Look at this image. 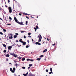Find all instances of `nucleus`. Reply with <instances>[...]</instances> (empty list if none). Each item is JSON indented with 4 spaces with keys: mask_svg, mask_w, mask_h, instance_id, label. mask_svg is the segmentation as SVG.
<instances>
[{
    "mask_svg": "<svg viewBox=\"0 0 76 76\" xmlns=\"http://www.w3.org/2000/svg\"><path fill=\"white\" fill-rule=\"evenodd\" d=\"M31 18H33V17H32V16L31 17Z\"/></svg>",
    "mask_w": 76,
    "mask_h": 76,
    "instance_id": "obj_62",
    "label": "nucleus"
},
{
    "mask_svg": "<svg viewBox=\"0 0 76 76\" xmlns=\"http://www.w3.org/2000/svg\"><path fill=\"white\" fill-rule=\"evenodd\" d=\"M28 72H27L26 74H23V75L24 76H26L28 75Z\"/></svg>",
    "mask_w": 76,
    "mask_h": 76,
    "instance_id": "obj_7",
    "label": "nucleus"
},
{
    "mask_svg": "<svg viewBox=\"0 0 76 76\" xmlns=\"http://www.w3.org/2000/svg\"><path fill=\"white\" fill-rule=\"evenodd\" d=\"M26 25H28V21H26Z\"/></svg>",
    "mask_w": 76,
    "mask_h": 76,
    "instance_id": "obj_20",
    "label": "nucleus"
},
{
    "mask_svg": "<svg viewBox=\"0 0 76 76\" xmlns=\"http://www.w3.org/2000/svg\"><path fill=\"white\" fill-rule=\"evenodd\" d=\"M25 32L24 31H21V33H23V32Z\"/></svg>",
    "mask_w": 76,
    "mask_h": 76,
    "instance_id": "obj_31",
    "label": "nucleus"
},
{
    "mask_svg": "<svg viewBox=\"0 0 76 76\" xmlns=\"http://www.w3.org/2000/svg\"><path fill=\"white\" fill-rule=\"evenodd\" d=\"M47 40L48 41H50V39H48V38H47Z\"/></svg>",
    "mask_w": 76,
    "mask_h": 76,
    "instance_id": "obj_52",
    "label": "nucleus"
},
{
    "mask_svg": "<svg viewBox=\"0 0 76 76\" xmlns=\"http://www.w3.org/2000/svg\"><path fill=\"white\" fill-rule=\"evenodd\" d=\"M9 19H10V20H12V18H11V17L9 16Z\"/></svg>",
    "mask_w": 76,
    "mask_h": 76,
    "instance_id": "obj_19",
    "label": "nucleus"
},
{
    "mask_svg": "<svg viewBox=\"0 0 76 76\" xmlns=\"http://www.w3.org/2000/svg\"><path fill=\"white\" fill-rule=\"evenodd\" d=\"M55 44H56V43H55L54 44L52 45L54 46V45H55Z\"/></svg>",
    "mask_w": 76,
    "mask_h": 76,
    "instance_id": "obj_50",
    "label": "nucleus"
},
{
    "mask_svg": "<svg viewBox=\"0 0 76 76\" xmlns=\"http://www.w3.org/2000/svg\"><path fill=\"white\" fill-rule=\"evenodd\" d=\"M18 37V35H14V38H16Z\"/></svg>",
    "mask_w": 76,
    "mask_h": 76,
    "instance_id": "obj_14",
    "label": "nucleus"
},
{
    "mask_svg": "<svg viewBox=\"0 0 76 76\" xmlns=\"http://www.w3.org/2000/svg\"><path fill=\"white\" fill-rule=\"evenodd\" d=\"M38 37L39 38V42H40V41H41V39H42V37H41L40 34H39V35L38 36Z\"/></svg>",
    "mask_w": 76,
    "mask_h": 76,
    "instance_id": "obj_2",
    "label": "nucleus"
},
{
    "mask_svg": "<svg viewBox=\"0 0 76 76\" xmlns=\"http://www.w3.org/2000/svg\"><path fill=\"white\" fill-rule=\"evenodd\" d=\"M5 7H7V5H5Z\"/></svg>",
    "mask_w": 76,
    "mask_h": 76,
    "instance_id": "obj_57",
    "label": "nucleus"
},
{
    "mask_svg": "<svg viewBox=\"0 0 76 76\" xmlns=\"http://www.w3.org/2000/svg\"><path fill=\"white\" fill-rule=\"evenodd\" d=\"M10 55L12 56H14V55H16L15 53H10Z\"/></svg>",
    "mask_w": 76,
    "mask_h": 76,
    "instance_id": "obj_18",
    "label": "nucleus"
},
{
    "mask_svg": "<svg viewBox=\"0 0 76 76\" xmlns=\"http://www.w3.org/2000/svg\"><path fill=\"white\" fill-rule=\"evenodd\" d=\"M13 70L14 71H15V70H16V69L15 68V67L13 68Z\"/></svg>",
    "mask_w": 76,
    "mask_h": 76,
    "instance_id": "obj_29",
    "label": "nucleus"
},
{
    "mask_svg": "<svg viewBox=\"0 0 76 76\" xmlns=\"http://www.w3.org/2000/svg\"><path fill=\"white\" fill-rule=\"evenodd\" d=\"M36 28H37V29H38L39 28L38 27V26H36Z\"/></svg>",
    "mask_w": 76,
    "mask_h": 76,
    "instance_id": "obj_27",
    "label": "nucleus"
},
{
    "mask_svg": "<svg viewBox=\"0 0 76 76\" xmlns=\"http://www.w3.org/2000/svg\"><path fill=\"white\" fill-rule=\"evenodd\" d=\"M14 19L15 20V21L16 22H17V23H18V24H20V22H19V21H18V20H17V18H16V17H14Z\"/></svg>",
    "mask_w": 76,
    "mask_h": 76,
    "instance_id": "obj_3",
    "label": "nucleus"
},
{
    "mask_svg": "<svg viewBox=\"0 0 76 76\" xmlns=\"http://www.w3.org/2000/svg\"><path fill=\"white\" fill-rule=\"evenodd\" d=\"M5 56L7 57H9L10 56V55H9V54H7Z\"/></svg>",
    "mask_w": 76,
    "mask_h": 76,
    "instance_id": "obj_13",
    "label": "nucleus"
},
{
    "mask_svg": "<svg viewBox=\"0 0 76 76\" xmlns=\"http://www.w3.org/2000/svg\"><path fill=\"white\" fill-rule=\"evenodd\" d=\"M25 60V58H23L22 59V61H24V60Z\"/></svg>",
    "mask_w": 76,
    "mask_h": 76,
    "instance_id": "obj_24",
    "label": "nucleus"
},
{
    "mask_svg": "<svg viewBox=\"0 0 76 76\" xmlns=\"http://www.w3.org/2000/svg\"><path fill=\"white\" fill-rule=\"evenodd\" d=\"M30 61H34V60H33V59H30Z\"/></svg>",
    "mask_w": 76,
    "mask_h": 76,
    "instance_id": "obj_33",
    "label": "nucleus"
},
{
    "mask_svg": "<svg viewBox=\"0 0 76 76\" xmlns=\"http://www.w3.org/2000/svg\"><path fill=\"white\" fill-rule=\"evenodd\" d=\"M51 73H53V72L52 71H51L50 72H49V74L51 75Z\"/></svg>",
    "mask_w": 76,
    "mask_h": 76,
    "instance_id": "obj_26",
    "label": "nucleus"
},
{
    "mask_svg": "<svg viewBox=\"0 0 76 76\" xmlns=\"http://www.w3.org/2000/svg\"><path fill=\"white\" fill-rule=\"evenodd\" d=\"M31 33H28V35H31Z\"/></svg>",
    "mask_w": 76,
    "mask_h": 76,
    "instance_id": "obj_42",
    "label": "nucleus"
},
{
    "mask_svg": "<svg viewBox=\"0 0 76 76\" xmlns=\"http://www.w3.org/2000/svg\"><path fill=\"white\" fill-rule=\"evenodd\" d=\"M46 72H48V69H46Z\"/></svg>",
    "mask_w": 76,
    "mask_h": 76,
    "instance_id": "obj_37",
    "label": "nucleus"
},
{
    "mask_svg": "<svg viewBox=\"0 0 76 76\" xmlns=\"http://www.w3.org/2000/svg\"><path fill=\"white\" fill-rule=\"evenodd\" d=\"M12 48V46H9L8 47V50H10V49H11Z\"/></svg>",
    "mask_w": 76,
    "mask_h": 76,
    "instance_id": "obj_9",
    "label": "nucleus"
},
{
    "mask_svg": "<svg viewBox=\"0 0 76 76\" xmlns=\"http://www.w3.org/2000/svg\"><path fill=\"white\" fill-rule=\"evenodd\" d=\"M28 37H29V38H31V36H28Z\"/></svg>",
    "mask_w": 76,
    "mask_h": 76,
    "instance_id": "obj_55",
    "label": "nucleus"
},
{
    "mask_svg": "<svg viewBox=\"0 0 76 76\" xmlns=\"http://www.w3.org/2000/svg\"><path fill=\"white\" fill-rule=\"evenodd\" d=\"M24 38L25 39L26 38V36H24Z\"/></svg>",
    "mask_w": 76,
    "mask_h": 76,
    "instance_id": "obj_47",
    "label": "nucleus"
},
{
    "mask_svg": "<svg viewBox=\"0 0 76 76\" xmlns=\"http://www.w3.org/2000/svg\"><path fill=\"white\" fill-rule=\"evenodd\" d=\"M15 66H18V64H17V63H16Z\"/></svg>",
    "mask_w": 76,
    "mask_h": 76,
    "instance_id": "obj_44",
    "label": "nucleus"
},
{
    "mask_svg": "<svg viewBox=\"0 0 76 76\" xmlns=\"http://www.w3.org/2000/svg\"><path fill=\"white\" fill-rule=\"evenodd\" d=\"M14 55V57H16V55Z\"/></svg>",
    "mask_w": 76,
    "mask_h": 76,
    "instance_id": "obj_49",
    "label": "nucleus"
},
{
    "mask_svg": "<svg viewBox=\"0 0 76 76\" xmlns=\"http://www.w3.org/2000/svg\"><path fill=\"white\" fill-rule=\"evenodd\" d=\"M31 40H32V42H33V41H34V39H31Z\"/></svg>",
    "mask_w": 76,
    "mask_h": 76,
    "instance_id": "obj_56",
    "label": "nucleus"
},
{
    "mask_svg": "<svg viewBox=\"0 0 76 76\" xmlns=\"http://www.w3.org/2000/svg\"><path fill=\"white\" fill-rule=\"evenodd\" d=\"M32 66V64H30L29 65V67H31Z\"/></svg>",
    "mask_w": 76,
    "mask_h": 76,
    "instance_id": "obj_23",
    "label": "nucleus"
},
{
    "mask_svg": "<svg viewBox=\"0 0 76 76\" xmlns=\"http://www.w3.org/2000/svg\"><path fill=\"white\" fill-rule=\"evenodd\" d=\"M28 69H30V67H28Z\"/></svg>",
    "mask_w": 76,
    "mask_h": 76,
    "instance_id": "obj_58",
    "label": "nucleus"
},
{
    "mask_svg": "<svg viewBox=\"0 0 76 76\" xmlns=\"http://www.w3.org/2000/svg\"><path fill=\"white\" fill-rule=\"evenodd\" d=\"M18 58H19V59H21V58H20V57H18Z\"/></svg>",
    "mask_w": 76,
    "mask_h": 76,
    "instance_id": "obj_54",
    "label": "nucleus"
},
{
    "mask_svg": "<svg viewBox=\"0 0 76 76\" xmlns=\"http://www.w3.org/2000/svg\"><path fill=\"white\" fill-rule=\"evenodd\" d=\"M22 43H23V45H25L26 44V42H23Z\"/></svg>",
    "mask_w": 76,
    "mask_h": 76,
    "instance_id": "obj_6",
    "label": "nucleus"
},
{
    "mask_svg": "<svg viewBox=\"0 0 76 76\" xmlns=\"http://www.w3.org/2000/svg\"><path fill=\"white\" fill-rule=\"evenodd\" d=\"M25 15H28V14L26 13L25 14Z\"/></svg>",
    "mask_w": 76,
    "mask_h": 76,
    "instance_id": "obj_48",
    "label": "nucleus"
},
{
    "mask_svg": "<svg viewBox=\"0 0 76 76\" xmlns=\"http://www.w3.org/2000/svg\"><path fill=\"white\" fill-rule=\"evenodd\" d=\"M22 69H25V67L24 66H23L22 67Z\"/></svg>",
    "mask_w": 76,
    "mask_h": 76,
    "instance_id": "obj_28",
    "label": "nucleus"
},
{
    "mask_svg": "<svg viewBox=\"0 0 76 76\" xmlns=\"http://www.w3.org/2000/svg\"><path fill=\"white\" fill-rule=\"evenodd\" d=\"M37 60L39 61L40 60H41V58H37Z\"/></svg>",
    "mask_w": 76,
    "mask_h": 76,
    "instance_id": "obj_15",
    "label": "nucleus"
},
{
    "mask_svg": "<svg viewBox=\"0 0 76 76\" xmlns=\"http://www.w3.org/2000/svg\"><path fill=\"white\" fill-rule=\"evenodd\" d=\"M28 76H35V75L30 73Z\"/></svg>",
    "mask_w": 76,
    "mask_h": 76,
    "instance_id": "obj_8",
    "label": "nucleus"
},
{
    "mask_svg": "<svg viewBox=\"0 0 76 76\" xmlns=\"http://www.w3.org/2000/svg\"><path fill=\"white\" fill-rule=\"evenodd\" d=\"M19 15L20 16H21V15H22V14H21V13H19Z\"/></svg>",
    "mask_w": 76,
    "mask_h": 76,
    "instance_id": "obj_46",
    "label": "nucleus"
},
{
    "mask_svg": "<svg viewBox=\"0 0 76 76\" xmlns=\"http://www.w3.org/2000/svg\"><path fill=\"white\" fill-rule=\"evenodd\" d=\"M3 52L4 53H6V50H4L3 51Z\"/></svg>",
    "mask_w": 76,
    "mask_h": 76,
    "instance_id": "obj_25",
    "label": "nucleus"
},
{
    "mask_svg": "<svg viewBox=\"0 0 76 76\" xmlns=\"http://www.w3.org/2000/svg\"><path fill=\"white\" fill-rule=\"evenodd\" d=\"M45 42H43V44H44V43Z\"/></svg>",
    "mask_w": 76,
    "mask_h": 76,
    "instance_id": "obj_61",
    "label": "nucleus"
},
{
    "mask_svg": "<svg viewBox=\"0 0 76 76\" xmlns=\"http://www.w3.org/2000/svg\"><path fill=\"white\" fill-rule=\"evenodd\" d=\"M26 18H27V19H29V17H28L27 16H26Z\"/></svg>",
    "mask_w": 76,
    "mask_h": 76,
    "instance_id": "obj_53",
    "label": "nucleus"
},
{
    "mask_svg": "<svg viewBox=\"0 0 76 76\" xmlns=\"http://www.w3.org/2000/svg\"><path fill=\"white\" fill-rule=\"evenodd\" d=\"M15 76H17V75H15Z\"/></svg>",
    "mask_w": 76,
    "mask_h": 76,
    "instance_id": "obj_64",
    "label": "nucleus"
},
{
    "mask_svg": "<svg viewBox=\"0 0 76 76\" xmlns=\"http://www.w3.org/2000/svg\"><path fill=\"white\" fill-rule=\"evenodd\" d=\"M19 42V40H16L15 41V42Z\"/></svg>",
    "mask_w": 76,
    "mask_h": 76,
    "instance_id": "obj_34",
    "label": "nucleus"
},
{
    "mask_svg": "<svg viewBox=\"0 0 76 76\" xmlns=\"http://www.w3.org/2000/svg\"><path fill=\"white\" fill-rule=\"evenodd\" d=\"M14 61L15 63H17V61H15V60H14Z\"/></svg>",
    "mask_w": 76,
    "mask_h": 76,
    "instance_id": "obj_36",
    "label": "nucleus"
},
{
    "mask_svg": "<svg viewBox=\"0 0 76 76\" xmlns=\"http://www.w3.org/2000/svg\"><path fill=\"white\" fill-rule=\"evenodd\" d=\"M9 38L10 39H13V37L11 36L9 37Z\"/></svg>",
    "mask_w": 76,
    "mask_h": 76,
    "instance_id": "obj_12",
    "label": "nucleus"
},
{
    "mask_svg": "<svg viewBox=\"0 0 76 76\" xmlns=\"http://www.w3.org/2000/svg\"><path fill=\"white\" fill-rule=\"evenodd\" d=\"M35 44L36 45H41V43H39L38 42H36L35 43Z\"/></svg>",
    "mask_w": 76,
    "mask_h": 76,
    "instance_id": "obj_4",
    "label": "nucleus"
},
{
    "mask_svg": "<svg viewBox=\"0 0 76 76\" xmlns=\"http://www.w3.org/2000/svg\"><path fill=\"white\" fill-rule=\"evenodd\" d=\"M11 72H12V73H15V71L14 70H12V71H11Z\"/></svg>",
    "mask_w": 76,
    "mask_h": 76,
    "instance_id": "obj_32",
    "label": "nucleus"
},
{
    "mask_svg": "<svg viewBox=\"0 0 76 76\" xmlns=\"http://www.w3.org/2000/svg\"><path fill=\"white\" fill-rule=\"evenodd\" d=\"M0 19L1 20H2V21H3V19H1V18H0Z\"/></svg>",
    "mask_w": 76,
    "mask_h": 76,
    "instance_id": "obj_45",
    "label": "nucleus"
},
{
    "mask_svg": "<svg viewBox=\"0 0 76 76\" xmlns=\"http://www.w3.org/2000/svg\"><path fill=\"white\" fill-rule=\"evenodd\" d=\"M19 42H21V43H22V42H23V41H22V39H20L19 40Z\"/></svg>",
    "mask_w": 76,
    "mask_h": 76,
    "instance_id": "obj_10",
    "label": "nucleus"
},
{
    "mask_svg": "<svg viewBox=\"0 0 76 76\" xmlns=\"http://www.w3.org/2000/svg\"><path fill=\"white\" fill-rule=\"evenodd\" d=\"M53 68H50V71L51 72H52L53 71V69H52Z\"/></svg>",
    "mask_w": 76,
    "mask_h": 76,
    "instance_id": "obj_21",
    "label": "nucleus"
},
{
    "mask_svg": "<svg viewBox=\"0 0 76 76\" xmlns=\"http://www.w3.org/2000/svg\"><path fill=\"white\" fill-rule=\"evenodd\" d=\"M2 45H3V47H6V45H5V44H2Z\"/></svg>",
    "mask_w": 76,
    "mask_h": 76,
    "instance_id": "obj_16",
    "label": "nucleus"
},
{
    "mask_svg": "<svg viewBox=\"0 0 76 76\" xmlns=\"http://www.w3.org/2000/svg\"><path fill=\"white\" fill-rule=\"evenodd\" d=\"M29 47L28 45H27L26 46V48H28Z\"/></svg>",
    "mask_w": 76,
    "mask_h": 76,
    "instance_id": "obj_39",
    "label": "nucleus"
},
{
    "mask_svg": "<svg viewBox=\"0 0 76 76\" xmlns=\"http://www.w3.org/2000/svg\"><path fill=\"white\" fill-rule=\"evenodd\" d=\"M0 34H1V35H3V33H2V32H0Z\"/></svg>",
    "mask_w": 76,
    "mask_h": 76,
    "instance_id": "obj_38",
    "label": "nucleus"
},
{
    "mask_svg": "<svg viewBox=\"0 0 76 76\" xmlns=\"http://www.w3.org/2000/svg\"><path fill=\"white\" fill-rule=\"evenodd\" d=\"M9 64H11V65H12V63H9Z\"/></svg>",
    "mask_w": 76,
    "mask_h": 76,
    "instance_id": "obj_60",
    "label": "nucleus"
},
{
    "mask_svg": "<svg viewBox=\"0 0 76 76\" xmlns=\"http://www.w3.org/2000/svg\"><path fill=\"white\" fill-rule=\"evenodd\" d=\"M8 0V3H10V0Z\"/></svg>",
    "mask_w": 76,
    "mask_h": 76,
    "instance_id": "obj_41",
    "label": "nucleus"
},
{
    "mask_svg": "<svg viewBox=\"0 0 76 76\" xmlns=\"http://www.w3.org/2000/svg\"><path fill=\"white\" fill-rule=\"evenodd\" d=\"M46 51H47V49L44 50L43 51V53H45V52H46Z\"/></svg>",
    "mask_w": 76,
    "mask_h": 76,
    "instance_id": "obj_11",
    "label": "nucleus"
},
{
    "mask_svg": "<svg viewBox=\"0 0 76 76\" xmlns=\"http://www.w3.org/2000/svg\"><path fill=\"white\" fill-rule=\"evenodd\" d=\"M44 57V55H42L39 56V57H40V58H41L42 57Z\"/></svg>",
    "mask_w": 76,
    "mask_h": 76,
    "instance_id": "obj_17",
    "label": "nucleus"
},
{
    "mask_svg": "<svg viewBox=\"0 0 76 76\" xmlns=\"http://www.w3.org/2000/svg\"><path fill=\"white\" fill-rule=\"evenodd\" d=\"M12 70V68H10V71L11 72Z\"/></svg>",
    "mask_w": 76,
    "mask_h": 76,
    "instance_id": "obj_35",
    "label": "nucleus"
},
{
    "mask_svg": "<svg viewBox=\"0 0 76 76\" xmlns=\"http://www.w3.org/2000/svg\"><path fill=\"white\" fill-rule=\"evenodd\" d=\"M8 25H11V24H8Z\"/></svg>",
    "mask_w": 76,
    "mask_h": 76,
    "instance_id": "obj_59",
    "label": "nucleus"
},
{
    "mask_svg": "<svg viewBox=\"0 0 76 76\" xmlns=\"http://www.w3.org/2000/svg\"><path fill=\"white\" fill-rule=\"evenodd\" d=\"M23 23V22H21V23L20 22L19 24L20 25H24V24Z\"/></svg>",
    "mask_w": 76,
    "mask_h": 76,
    "instance_id": "obj_5",
    "label": "nucleus"
},
{
    "mask_svg": "<svg viewBox=\"0 0 76 76\" xmlns=\"http://www.w3.org/2000/svg\"><path fill=\"white\" fill-rule=\"evenodd\" d=\"M8 10H9V12L10 13H11L12 12V10L11 7H8Z\"/></svg>",
    "mask_w": 76,
    "mask_h": 76,
    "instance_id": "obj_1",
    "label": "nucleus"
},
{
    "mask_svg": "<svg viewBox=\"0 0 76 76\" xmlns=\"http://www.w3.org/2000/svg\"><path fill=\"white\" fill-rule=\"evenodd\" d=\"M1 23L0 22V25H1Z\"/></svg>",
    "mask_w": 76,
    "mask_h": 76,
    "instance_id": "obj_63",
    "label": "nucleus"
},
{
    "mask_svg": "<svg viewBox=\"0 0 76 76\" xmlns=\"http://www.w3.org/2000/svg\"><path fill=\"white\" fill-rule=\"evenodd\" d=\"M30 61V59H27V61Z\"/></svg>",
    "mask_w": 76,
    "mask_h": 76,
    "instance_id": "obj_40",
    "label": "nucleus"
},
{
    "mask_svg": "<svg viewBox=\"0 0 76 76\" xmlns=\"http://www.w3.org/2000/svg\"><path fill=\"white\" fill-rule=\"evenodd\" d=\"M34 28L35 29V31L36 32V31H37V28H36L35 27H34Z\"/></svg>",
    "mask_w": 76,
    "mask_h": 76,
    "instance_id": "obj_22",
    "label": "nucleus"
},
{
    "mask_svg": "<svg viewBox=\"0 0 76 76\" xmlns=\"http://www.w3.org/2000/svg\"><path fill=\"white\" fill-rule=\"evenodd\" d=\"M3 31H4V32H6V30L5 29H3Z\"/></svg>",
    "mask_w": 76,
    "mask_h": 76,
    "instance_id": "obj_30",
    "label": "nucleus"
},
{
    "mask_svg": "<svg viewBox=\"0 0 76 76\" xmlns=\"http://www.w3.org/2000/svg\"><path fill=\"white\" fill-rule=\"evenodd\" d=\"M27 42H28V43H29V40H27Z\"/></svg>",
    "mask_w": 76,
    "mask_h": 76,
    "instance_id": "obj_51",
    "label": "nucleus"
},
{
    "mask_svg": "<svg viewBox=\"0 0 76 76\" xmlns=\"http://www.w3.org/2000/svg\"><path fill=\"white\" fill-rule=\"evenodd\" d=\"M15 35H18L19 34H18V33H15Z\"/></svg>",
    "mask_w": 76,
    "mask_h": 76,
    "instance_id": "obj_43",
    "label": "nucleus"
}]
</instances>
